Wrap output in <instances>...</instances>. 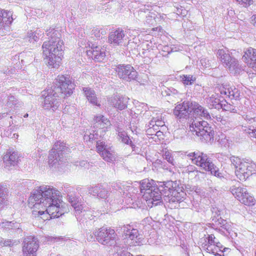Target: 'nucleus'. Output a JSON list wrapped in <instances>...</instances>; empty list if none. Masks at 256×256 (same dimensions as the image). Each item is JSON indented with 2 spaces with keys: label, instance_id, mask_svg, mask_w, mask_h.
<instances>
[{
  "label": "nucleus",
  "instance_id": "38",
  "mask_svg": "<svg viewBox=\"0 0 256 256\" xmlns=\"http://www.w3.org/2000/svg\"><path fill=\"white\" fill-rule=\"evenodd\" d=\"M118 136L123 143L127 144H131L132 143L130 137L126 132H119Z\"/></svg>",
  "mask_w": 256,
  "mask_h": 256
},
{
  "label": "nucleus",
  "instance_id": "9",
  "mask_svg": "<svg viewBox=\"0 0 256 256\" xmlns=\"http://www.w3.org/2000/svg\"><path fill=\"white\" fill-rule=\"evenodd\" d=\"M56 84L59 92L64 97L70 96L74 92V84L70 77L64 74L58 75L56 78Z\"/></svg>",
  "mask_w": 256,
  "mask_h": 256
},
{
  "label": "nucleus",
  "instance_id": "41",
  "mask_svg": "<svg viewBox=\"0 0 256 256\" xmlns=\"http://www.w3.org/2000/svg\"><path fill=\"white\" fill-rule=\"evenodd\" d=\"M226 249H227V248H224V250H222V249L220 250L218 249V248H214V250H215V252H216V253H212V254H214V256H224V255H222V254H220L218 253V252H224Z\"/></svg>",
  "mask_w": 256,
  "mask_h": 256
},
{
  "label": "nucleus",
  "instance_id": "17",
  "mask_svg": "<svg viewBox=\"0 0 256 256\" xmlns=\"http://www.w3.org/2000/svg\"><path fill=\"white\" fill-rule=\"evenodd\" d=\"M140 190L142 196H148V192H150L157 187L156 184L152 179L144 178L139 182Z\"/></svg>",
  "mask_w": 256,
  "mask_h": 256
},
{
  "label": "nucleus",
  "instance_id": "32",
  "mask_svg": "<svg viewBox=\"0 0 256 256\" xmlns=\"http://www.w3.org/2000/svg\"><path fill=\"white\" fill-rule=\"evenodd\" d=\"M34 209V211L38 212V216L44 220H47L54 218L51 216L46 210H41L40 209H36V208H31Z\"/></svg>",
  "mask_w": 256,
  "mask_h": 256
},
{
  "label": "nucleus",
  "instance_id": "1",
  "mask_svg": "<svg viewBox=\"0 0 256 256\" xmlns=\"http://www.w3.org/2000/svg\"><path fill=\"white\" fill-rule=\"evenodd\" d=\"M64 204L60 192L49 186L40 187L37 192L31 196L28 200L30 208L46 210L54 218H58L66 212Z\"/></svg>",
  "mask_w": 256,
  "mask_h": 256
},
{
  "label": "nucleus",
  "instance_id": "42",
  "mask_svg": "<svg viewBox=\"0 0 256 256\" xmlns=\"http://www.w3.org/2000/svg\"><path fill=\"white\" fill-rule=\"evenodd\" d=\"M251 23L256 28V14L253 15L251 18Z\"/></svg>",
  "mask_w": 256,
  "mask_h": 256
},
{
  "label": "nucleus",
  "instance_id": "8",
  "mask_svg": "<svg viewBox=\"0 0 256 256\" xmlns=\"http://www.w3.org/2000/svg\"><path fill=\"white\" fill-rule=\"evenodd\" d=\"M230 190L234 197L241 204L248 206L255 204L256 200L254 196L246 188L233 186Z\"/></svg>",
  "mask_w": 256,
  "mask_h": 256
},
{
  "label": "nucleus",
  "instance_id": "19",
  "mask_svg": "<svg viewBox=\"0 0 256 256\" xmlns=\"http://www.w3.org/2000/svg\"><path fill=\"white\" fill-rule=\"evenodd\" d=\"M82 91L84 96L90 104L98 108L101 106L100 101L94 90L90 87H84L82 88Z\"/></svg>",
  "mask_w": 256,
  "mask_h": 256
},
{
  "label": "nucleus",
  "instance_id": "27",
  "mask_svg": "<svg viewBox=\"0 0 256 256\" xmlns=\"http://www.w3.org/2000/svg\"><path fill=\"white\" fill-rule=\"evenodd\" d=\"M12 15L9 12L4 10H0V25L5 28V25L9 26L12 22Z\"/></svg>",
  "mask_w": 256,
  "mask_h": 256
},
{
  "label": "nucleus",
  "instance_id": "12",
  "mask_svg": "<svg viewBox=\"0 0 256 256\" xmlns=\"http://www.w3.org/2000/svg\"><path fill=\"white\" fill-rule=\"evenodd\" d=\"M106 48L104 46L92 45L90 50H87V54L95 61L101 62L106 57Z\"/></svg>",
  "mask_w": 256,
  "mask_h": 256
},
{
  "label": "nucleus",
  "instance_id": "49",
  "mask_svg": "<svg viewBox=\"0 0 256 256\" xmlns=\"http://www.w3.org/2000/svg\"><path fill=\"white\" fill-rule=\"evenodd\" d=\"M255 255H256V254H255Z\"/></svg>",
  "mask_w": 256,
  "mask_h": 256
},
{
  "label": "nucleus",
  "instance_id": "26",
  "mask_svg": "<svg viewBox=\"0 0 256 256\" xmlns=\"http://www.w3.org/2000/svg\"><path fill=\"white\" fill-rule=\"evenodd\" d=\"M94 124L96 128L100 129L107 130L111 126L110 120L104 117L103 116H96L94 118Z\"/></svg>",
  "mask_w": 256,
  "mask_h": 256
},
{
  "label": "nucleus",
  "instance_id": "18",
  "mask_svg": "<svg viewBox=\"0 0 256 256\" xmlns=\"http://www.w3.org/2000/svg\"><path fill=\"white\" fill-rule=\"evenodd\" d=\"M206 244H205L204 247L206 248V251L209 253H216L214 248H218L220 250L223 248L222 245L220 242H216V237L212 234H208L206 238Z\"/></svg>",
  "mask_w": 256,
  "mask_h": 256
},
{
  "label": "nucleus",
  "instance_id": "47",
  "mask_svg": "<svg viewBox=\"0 0 256 256\" xmlns=\"http://www.w3.org/2000/svg\"><path fill=\"white\" fill-rule=\"evenodd\" d=\"M33 38L34 39V40L35 41H36L37 39H38V37L35 35L34 34V37H33Z\"/></svg>",
  "mask_w": 256,
  "mask_h": 256
},
{
  "label": "nucleus",
  "instance_id": "28",
  "mask_svg": "<svg viewBox=\"0 0 256 256\" xmlns=\"http://www.w3.org/2000/svg\"><path fill=\"white\" fill-rule=\"evenodd\" d=\"M18 154L16 152L9 150L4 155L3 160L8 165H14L18 162Z\"/></svg>",
  "mask_w": 256,
  "mask_h": 256
},
{
  "label": "nucleus",
  "instance_id": "22",
  "mask_svg": "<svg viewBox=\"0 0 256 256\" xmlns=\"http://www.w3.org/2000/svg\"><path fill=\"white\" fill-rule=\"evenodd\" d=\"M221 94L228 96L231 99H238L240 97V92L234 86H230L229 85H222L220 87Z\"/></svg>",
  "mask_w": 256,
  "mask_h": 256
},
{
  "label": "nucleus",
  "instance_id": "48",
  "mask_svg": "<svg viewBox=\"0 0 256 256\" xmlns=\"http://www.w3.org/2000/svg\"><path fill=\"white\" fill-rule=\"evenodd\" d=\"M28 114H26L24 116V118H26V117H28Z\"/></svg>",
  "mask_w": 256,
  "mask_h": 256
},
{
  "label": "nucleus",
  "instance_id": "29",
  "mask_svg": "<svg viewBox=\"0 0 256 256\" xmlns=\"http://www.w3.org/2000/svg\"><path fill=\"white\" fill-rule=\"evenodd\" d=\"M90 190L91 191L90 192L94 196H96L99 198L106 199L108 198V192L104 188L94 186Z\"/></svg>",
  "mask_w": 256,
  "mask_h": 256
},
{
  "label": "nucleus",
  "instance_id": "39",
  "mask_svg": "<svg viewBox=\"0 0 256 256\" xmlns=\"http://www.w3.org/2000/svg\"><path fill=\"white\" fill-rule=\"evenodd\" d=\"M163 158L171 164H174V159L170 152L169 151L165 152L163 155Z\"/></svg>",
  "mask_w": 256,
  "mask_h": 256
},
{
  "label": "nucleus",
  "instance_id": "46",
  "mask_svg": "<svg viewBox=\"0 0 256 256\" xmlns=\"http://www.w3.org/2000/svg\"><path fill=\"white\" fill-rule=\"evenodd\" d=\"M148 132V135H151L152 136L153 134H152V128H150L148 130H147Z\"/></svg>",
  "mask_w": 256,
  "mask_h": 256
},
{
  "label": "nucleus",
  "instance_id": "15",
  "mask_svg": "<svg viewBox=\"0 0 256 256\" xmlns=\"http://www.w3.org/2000/svg\"><path fill=\"white\" fill-rule=\"evenodd\" d=\"M148 196L145 194L142 196V198L145 200L148 205L150 207L153 206L158 205L162 202V196L160 192L156 189L150 192H148Z\"/></svg>",
  "mask_w": 256,
  "mask_h": 256
},
{
  "label": "nucleus",
  "instance_id": "21",
  "mask_svg": "<svg viewBox=\"0 0 256 256\" xmlns=\"http://www.w3.org/2000/svg\"><path fill=\"white\" fill-rule=\"evenodd\" d=\"M66 148V144L63 142L57 141L56 142L50 151L48 158L49 164L52 166L58 162V160L56 158L54 159V156H56L58 152L63 151Z\"/></svg>",
  "mask_w": 256,
  "mask_h": 256
},
{
  "label": "nucleus",
  "instance_id": "37",
  "mask_svg": "<svg viewBox=\"0 0 256 256\" xmlns=\"http://www.w3.org/2000/svg\"><path fill=\"white\" fill-rule=\"evenodd\" d=\"M53 98L50 96H46L44 100V107L46 109H49L54 107Z\"/></svg>",
  "mask_w": 256,
  "mask_h": 256
},
{
  "label": "nucleus",
  "instance_id": "6",
  "mask_svg": "<svg viewBox=\"0 0 256 256\" xmlns=\"http://www.w3.org/2000/svg\"><path fill=\"white\" fill-rule=\"evenodd\" d=\"M93 234L98 242L104 245H112L116 242L117 238L114 229L104 226L96 229Z\"/></svg>",
  "mask_w": 256,
  "mask_h": 256
},
{
  "label": "nucleus",
  "instance_id": "36",
  "mask_svg": "<svg viewBox=\"0 0 256 256\" xmlns=\"http://www.w3.org/2000/svg\"><path fill=\"white\" fill-rule=\"evenodd\" d=\"M244 130L250 138H256V126L250 125Z\"/></svg>",
  "mask_w": 256,
  "mask_h": 256
},
{
  "label": "nucleus",
  "instance_id": "24",
  "mask_svg": "<svg viewBox=\"0 0 256 256\" xmlns=\"http://www.w3.org/2000/svg\"><path fill=\"white\" fill-rule=\"evenodd\" d=\"M190 113L194 112L195 114L203 116L206 119L210 118V116L202 106L196 102H189Z\"/></svg>",
  "mask_w": 256,
  "mask_h": 256
},
{
  "label": "nucleus",
  "instance_id": "10",
  "mask_svg": "<svg viewBox=\"0 0 256 256\" xmlns=\"http://www.w3.org/2000/svg\"><path fill=\"white\" fill-rule=\"evenodd\" d=\"M115 71L120 78L126 81L135 80L137 77L136 71L130 64H118L116 66Z\"/></svg>",
  "mask_w": 256,
  "mask_h": 256
},
{
  "label": "nucleus",
  "instance_id": "30",
  "mask_svg": "<svg viewBox=\"0 0 256 256\" xmlns=\"http://www.w3.org/2000/svg\"><path fill=\"white\" fill-rule=\"evenodd\" d=\"M68 202L76 211L81 212L82 210V205L79 202L78 198L74 196L70 195L68 197Z\"/></svg>",
  "mask_w": 256,
  "mask_h": 256
},
{
  "label": "nucleus",
  "instance_id": "45",
  "mask_svg": "<svg viewBox=\"0 0 256 256\" xmlns=\"http://www.w3.org/2000/svg\"><path fill=\"white\" fill-rule=\"evenodd\" d=\"M158 124H156V126H162L164 125V122L162 121H158L156 122Z\"/></svg>",
  "mask_w": 256,
  "mask_h": 256
},
{
  "label": "nucleus",
  "instance_id": "5",
  "mask_svg": "<svg viewBox=\"0 0 256 256\" xmlns=\"http://www.w3.org/2000/svg\"><path fill=\"white\" fill-rule=\"evenodd\" d=\"M188 156L196 166L206 171L210 172L215 176H219L220 173L214 164L210 162L206 154L198 151L190 153Z\"/></svg>",
  "mask_w": 256,
  "mask_h": 256
},
{
  "label": "nucleus",
  "instance_id": "16",
  "mask_svg": "<svg viewBox=\"0 0 256 256\" xmlns=\"http://www.w3.org/2000/svg\"><path fill=\"white\" fill-rule=\"evenodd\" d=\"M126 242L130 246H136L141 245L144 238L138 230L133 228L130 234L126 236Z\"/></svg>",
  "mask_w": 256,
  "mask_h": 256
},
{
  "label": "nucleus",
  "instance_id": "31",
  "mask_svg": "<svg viewBox=\"0 0 256 256\" xmlns=\"http://www.w3.org/2000/svg\"><path fill=\"white\" fill-rule=\"evenodd\" d=\"M114 152L111 150V148H108L103 152H101L100 156L105 161L110 162L114 160Z\"/></svg>",
  "mask_w": 256,
  "mask_h": 256
},
{
  "label": "nucleus",
  "instance_id": "35",
  "mask_svg": "<svg viewBox=\"0 0 256 256\" xmlns=\"http://www.w3.org/2000/svg\"><path fill=\"white\" fill-rule=\"evenodd\" d=\"M107 145L105 142L98 140L96 142V152L100 155L101 152H103L107 149Z\"/></svg>",
  "mask_w": 256,
  "mask_h": 256
},
{
  "label": "nucleus",
  "instance_id": "25",
  "mask_svg": "<svg viewBox=\"0 0 256 256\" xmlns=\"http://www.w3.org/2000/svg\"><path fill=\"white\" fill-rule=\"evenodd\" d=\"M108 102L112 106L120 110H122L127 106L126 99L120 96L111 97Z\"/></svg>",
  "mask_w": 256,
  "mask_h": 256
},
{
  "label": "nucleus",
  "instance_id": "33",
  "mask_svg": "<svg viewBox=\"0 0 256 256\" xmlns=\"http://www.w3.org/2000/svg\"><path fill=\"white\" fill-rule=\"evenodd\" d=\"M8 189L6 186H0V205L4 204L6 201Z\"/></svg>",
  "mask_w": 256,
  "mask_h": 256
},
{
  "label": "nucleus",
  "instance_id": "3",
  "mask_svg": "<svg viewBox=\"0 0 256 256\" xmlns=\"http://www.w3.org/2000/svg\"><path fill=\"white\" fill-rule=\"evenodd\" d=\"M230 160L234 168L236 176L240 180L245 181L256 174V164L254 162L235 156H232Z\"/></svg>",
  "mask_w": 256,
  "mask_h": 256
},
{
  "label": "nucleus",
  "instance_id": "43",
  "mask_svg": "<svg viewBox=\"0 0 256 256\" xmlns=\"http://www.w3.org/2000/svg\"><path fill=\"white\" fill-rule=\"evenodd\" d=\"M152 31H158L159 32H162L163 31L162 28L161 26L153 28H152Z\"/></svg>",
  "mask_w": 256,
  "mask_h": 256
},
{
  "label": "nucleus",
  "instance_id": "34",
  "mask_svg": "<svg viewBox=\"0 0 256 256\" xmlns=\"http://www.w3.org/2000/svg\"><path fill=\"white\" fill-rule=\"evenodd\" d=\"M182 82L185 85L192 84L196 80V78L192 76L182 75L180 76Z\"/></svg>",
  "mask_w": 256,
  "mask_h": 256
},
{
  "label": "nucleus",
  "instance_id": "40",
  "mask_svg": "<svg viewBox=\"0 0 256 256\" xmlns=\"http://www.w3.org/2000/svg\"><path fill=\"white\" fill-rule=\"evenodd\" d=\"M238 2L241 4H246V6H249L252 4V0H236Z\"/></svg>",
  "mask_w": 256,
  "mask_h": 256
},
{
  "label": "nucleus",
  "instance_id": "2",
  "mask_svg": "<svg viewBox=\"0 0 256 256\" xmlns=\"http://www.w3.org/2000/svg\"><path fill=\"white\" fill-rule=\"evenodd\" d=\"M42 49L46 64L49 68H58L64 58V41L60 38H51L44 42Z\"/></svg>",
  "mask_w": 256,
  "mask_h": 256
},
{
  "label": "nucleus",
  "instance_id": "23",
  "mask_svg": "<svg viewBox=\"0 0 256 256\" xmlns=\"http://www.w3.org/2000/svg\"><path fill=\"white\" fill-rule=\"evenodd\" d=\"M124 36V30L118 28L110 34L108 38V42L114 46H118L122 42Z\"/></svg>",
  "mask_w": 256,
  "mask_h": 256
},
{
  "label": "nucleus",
  "instance_id": "14",
  "mask_svg": "<svg viewBox=\"0 0 256 256\" xmlns=\"http://www.w3.org/2000/svg\"><path fill=\"white\" fill-rule=\"evenodd\" d=\"M217 54L221 62L226 66L230 68L238 64L236 60L232 57L229 53L226 52L224 50H218Z\"/></svg>",
  "mask_w": 256,
  "mask_h": 256
},
{
  "label": "nucleus",
  "instance_id": "4",
  "mask_svg": "<svg viewBox=\"0 0 256 256\" xmlns=\"http://www.w3.org/2000/svg\"><path fill=\"white\" fill-rule=\"evenodd\" d=\"M162 190L172 202H180L184 199L186 193L182 187H180L176 182L167 181L161 182Z\"/></svg>",
  "mask_w": 256,
  "mask_h": 256
},
{
  "label": "nucleus",
  "instance_id": "44",
  "mask_svg": "<svg viewBox=\"0 0 256 256\" xmlns=\"http://www.w3.org/2000/svg\"><path fill=\"white\" fill-rule=\"evenodd\" d=\"M156 135L158 138H162L163 139L164 134H163V132H161L160 130H158V131L156 132Z\"/></svg>",
  "mask_w": 256,
  "mask_h": 256
},
{
  "label": "nucleus",
  "instance_id": "20",
  "mask_svg": "<svg viewBox=\"0 0 256 256\" xmlns=\"http://www.w3.org/2000/svg\"><path fill=\"white\" fill-rule=\"evenodd\" d=\"M174 114L179 119L184 118L190 113L189 101L178 104L173 110Z\"/></svg>",
  "mask_w": 256,
  "mask_h": 256
},
{
  "label": "nucleus",
  "instance_id": "7",
  "mask_svg": "<svg viewBox=\"0 0 256 256\" xmlns=\"http://www.w3.org/2000/svg\"><path fill=\"white\" fill-rule=\"evenodd\" d=\"M190 130L201 139L210 140L214 135L213 128L206 121L194 120L190 125Z\"/></svg>",
  "mask_w": 256,
  "mask_h": 256
},
{
  "label": "nucleus",
  "instance_id": "11",
  "mask_svg": "<svg viewBox=\"0 0 256 256\" xmlns=\"http://www.w3.org/2000/svg\"><path fill=\"white\" fill-rule=\"evenodd\" d=\"M39 248V244L36 238L30 236L24 239L22 247L24 256H36V253Z\"/></svg>",
  "mask_w": 256,
  "mask_h": 256
},
{
  "label": "nucleus",
  "instance_id": "13",
  "mask_svg": "<svg viewBox=\"0 0 256 256\" xmlns=\"http://www.w3.org/2000/svg\"><path fill=\"white\" fill-rule=\"evenodd\" d=\"M242 58L247 66L256 70V49L249 48L244 52Z\"/></svg>",
  "mask_w": 256,
  "mask_h": 256
}]
</instances>
